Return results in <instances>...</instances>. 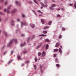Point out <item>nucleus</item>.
<instances>
[{"label": "nucleus", "instance_id": "4d7b16f0", "mask_svg": "<svg viewBox=\"0 0 76 76\" xmlns=\"http://www.w3.org/2000/svg\"><path fill=\"white\" fill-rule=\"evenodd\" d=\"M47 1H45V4H46L47 3Z\"/></svg>", "mask_w": 76, "mask_h": 76}, {"label": "nucleus", "instance_id": "39448f33", "mask_svg": "<svg viewBox=\"0 0 76 76\" xmlns=\"http://www.w3.org/2000/svg\"><path fill=\"white\" fill-rule=\"evenodd\" d=\"M15 3L17 6H20V2L18 1H15Z\"/></svg>", "mask_w": 76, "mask_h": 76}, {"label": "nucleus", "instance_id": "58836bf2", "mask_svg": "<svg viewBox=\"0 0 76 76\" xmlns=\"http://www.w3.org/2000/svg\"><path fill=\"white\" fill-rule=\"evenodd\" d=\"M17 21H18V22H19L20 21V19H17Z\"/></svg>", "mask_w": 76, "mask_h": 76}, {"label": "nucleus", "instance_id": "aec40b11", "mask_svg": "<svg viewBox=\"0 0 76 76\" xmlns=\"http://www.w3.org/2000/svg\"><path fill=\"white\" fill-rule=\"evenodd\" d=\"M16 11V10L15 9L12 11V13H15V12Z\"/></svg>", "mask_w": 76, "mask_h": 76}, {"label": "nucleus", "instance_id": "c756f323", "mask_svg": "<svg viewBox=\"0 0 76 76\" xmlns=\"http://www.w3.org/2000/svg\"><path fill=\"white\" fill-rule=\"evenodd\" d=\"M12 60H11L9 62L8 64H9L10 63H11V62H12Z\"/></svg>", "mask_w": 76, "mask_h": 76}, {"label": "nucleus", "instance_id": "3c124183", "mask_svg": "<svg viewBox=\"0 0 76 76\" xmlns=\"http://www.w3.org/2000/svg\"><path fill=\"white\" fill-rule=\"evenodd\" d=\"M22 16L23 17V18H25V15L23 14Z\"/></svg>", "mask_w": 76, "mask_h": 76}, {"label": "nucleus", "instance_id": "49530a36", "mask_svg": "<svg viewBox=\"0 0 76 76\" xmlns=\"http://www.w3.org/2000/svg\"><path fill=\"white\" fill-rule=\"evenodd\" d=\"M7 13H10V11H7Z\"/></svg>", "mask_w": 76, "mask_h": 76}, {"label": "nucleus", "instance_id": "bf43d9fd", "mask_svg": "<svg viewBox=\"0 0 76 76\" xmlns=\"http://www.w3.org/2000/svg\"><path fill=\"white\" fill-rule=\"evenodd\" d=\"M58 10H60V8H58Z\"/></svg>", "mask_w": 76, "mask_h": 76}, {"label": "nucleus", "instance_id": "79ce46f5", "mask_svg": "<svg viewBox=\"0 0 76 76\" xmlns=\"http://www.w3.org/2000/svg\"><path fill=\"white\" fill-rule=\"evenodd\" d=\"M69 5H70V6H72L73 5V4H69Z\"/></svg>", "mask_w": 76, "mask_h": 76}, {"label": "nucleus", "instance_id": "2f4dec72", "mask_svg": "<svg viewBox=\"0 0 76 76\" xmlns=\"http://www.w3.org/2000/svg\"><path fill=\"white\" fill-rule=\"evenodd\" d=\"M62 29L63 30H66V28H64V27H62Z\"/></svg>", "mask_w": 76, "mask_h": 76}, {"label": "nucleus", "instance_id": "09e8293b", "mask_svg": "<svg viewBox=\"0 0 76 76\" xmlns=\"http://www.w3.org/2000/svg\"><path fill=\"white\" fill-rule=\"evenodd\" d=\"M7 2L6 1L5 2L4 4H7Z\"/></svg>", "mask_w": 76, "mask_h": 76}, {"label": "nucleus", "instance_id": "37998d69", "mask_svg": "<svg viewBox=\"0 0 76 76\" xmlns=\"http://www.w3.org/2000/svg\"><path fill=\"white\" fill-rule=\"evenodd\" d=\"M21 37H24V36H25V34H22L21 35Z\"/></svg>", "mask_w": 76, "mask_h": 76}, {"label": "nucleus", "instance_id": "9b49d317", "mask_svg": "<svg viewBox=\"0 0 76 76\" xmlns=\"http://www.w3.org/2000/svg\"><path fill=\"white\" fill-rule=\"evenodd\" d=\"M41 21L42 23V24H44V23H45V21L44 20H43V19H41Z\"/></svg>", "mask_w": 76, "mask_h": 76}, {"label": "nucleus", "instance_id": "2eb2a0df", "mask_svg": "<svg viewBox=\"0 0 76 76\" xmlns=\"http://www.w3.org/2000/svg\"><path fill=\"white\" fill-rule=\"evenodd\" d=\"M40 67L41 68H40V73H42V68H41L42 67V66H41V65H40Z\"/></svg>", "mask_w": 76, "mask_h": 76}, {"label": "nucleus", "instance_id": "4468645a", "mask_svg": "<svg viewBox=\"0 0 76 76\" xmlns=\"http://www.w3.org/2000/svg\"><path fill=\"white\" fill-rule=\"evenodd\" d=\"M59 51L60 53L61 54L62 53V51L61 50V49L60 48H59Z\"/></svg>", "mask_w": 76, "mask_h": 76}, {"label": "nucleus", "instance_id": "f257e3e1", "mask_svg": "<svg viewBox=\"0 0 76 76\" xmlns=\"http://www.w3.org/2000/svg\"><path fill=\"white\" fill-rule=\"evenodd\" d=\"M14 40L15 44H17L18 43L17 40L16 39H13L10 41V43L8 44V46H10V45H12V42H13V41H14Z\"/></svg>", "mask_w": 76, "mask_h": 76}, {"label": "nucleus", "instance_id": "20e7f679", "mask_svg": "<svg viewBox=\"0 0 76 76\" xmlns=\"http://www.w3.org/2000/svg\"><path fill=\"white\" fill-rule=\"evenodd\" d=\"M56 5H55V4H53L52 5V7H50V10H53L54 9L53 7H56Z\"/></svg>", "mask_w": 76, "mask_h": 76}, {"label": "nucleus", "instance_id": "4c0bfd02", "mask_svg": "<svg viewBox=\"0 0 76 76\" xmlns=\"http://www.w3.org/2000/svg\"><path fill=\"white\" fill-rule=\"evenodd\" d=\"M74 7H75V8H76V2H75L74 3Z\"/></svg>", "mask_w": 76, "mask_h": 76}, {"label": "nucleus", "instance_id": "c9c22d12", "mask_svg": "<svg viewBox=\"0 0 76 76\" xmlns=\"http://www.w3.org/2000/svg\"><path fill=\"white\" fill-rule=\"evenodd\" d=\"M34 2L35 3H36V4H37V1H36V0H34Z\"/></svg>", "mask_w": 76, "mask_h": 76}, {"label": "nucleus", "instance_id": "ddd939ff", "mask_svg": "<svg viewBox=\"0 0 76 76\" xmlns=\"http://www.w3.org/2000/svg\"><path fill=\"white\" fill-rule=\"evenodd\" d=\"M17 58H18V59H19V60H22L21 58H20V56H17Z\"/></svg>", "mask_w": 76, "mask_h": 76}, {"label": "nucleus", "instance_id": "a211bd4d", "mask_svg": "<svg viewBox=\"0 0 76 76\" xmlns=\"http://www.w3.org/2000/svg\"><path fill=\"white\" fill-rule=\"evenodd\" d=\"M43 33H44V34H46V33H47L48 32L46 30H45V31H43Z\"/></svg>", "mask_w": 76, "mask_h": 76}, {"label": "nucleus", "instance_id": "b1692460", "mask_svg": "<svg viewBox=\"0 0 76 76\" xmlns=\"http://www.w3.org/2000/svg\"><path fill=\"white\" fill-rule=\"evenodd\" d=\"M40 36H46L47 35H46V34H41V35H40Z\"/></svg>", "mask_w": 76, "mask_h": 76}, {"label": "nucleus", "instance_id": "7c9ffc66", "mask_svg": "<svg viewBox=\"0 0 76 76\" xmlns=\"http://www.w3.org/2000/svg\"><path fill=\"white\" fill-rule=\"evenodd\" d=\"M39 12H40V13H41V14H43V12H41V11L40 10H39Z\"/></svg>", "mask_w": 76, "mask_h": 76}, {"label": "nucleus", "instance_id": "774afa93", "mask_svg": "<svg viewBox=\"0 0 76 76\" xmlns=\"http://www.w3.org/2000/svg\"><path fill=\"white\" fill-rule=\"evenodd\" d=\"M4 47H4L2 48H3Z\"/></svg>", "mask_w": 76, "mask_h": 76}, {"label": "nucleus", "instance_id": "f3484780", "mask_svg": "<svg viewBox=\"0 0 76 76\" xmlns=\"http://www.w3.org/2000/svg\"><path fill=\"white\" fill-rule=\"evenodd\" d=\"M56 66H57V67H60V64H56Z\"/></svg>", "mask_w": 76, "mask_h": 76}, {"label": "nucleus", "instance_id": "a19ab883", "mask_svg": "<svg viewBox=\"0 0 76 76\" xmlns=\"http://www.w3.org/2000/svg\"><path fill=\"white\" fill-rule=\"evenodd\" d=\"M6 53H7V52H6V51L4 52V55H5V54H6Z\"/></svg>", "mask_w": 76, "mask_h": 76}, {"label": "nucleus", "instance_id": "393cba45", "mask_svg": "<svg viewBox=\"0 0 76 76\" xmlns=\"http://www.w3.org/2000/svg\"><path fill=\"white\" fill-rule=\"evenodd\" d=\"M35 61H36V62H37V61L38 60V59H37V57H35Z\"/></svg>", "mask_w": 76, "mask_h": 76}, {"label": "nucleus", "instance_id": "e2e57ef3", "mask_svg": "<svg viewBox=\"0 0 76 76\" xmlns=\"http://www.w3.org/2000/svg\"><path fill=\"white\" fill-rule=\"evenodd\" d=\"M23 65H24L23 64H22V66H23Z\"/></svg>", "mask_w": 76, "mask_h": 76}, {"label": "nucleus", "instance_id": "a878e982", "mask_svg": "<svg viewBox=\"0 0 76 76\" xmlns=\"http://www.w3.org/2000/svg\"><path fill=\"white\" fill-rule=\"evenodd\" d=\"M61 37H62V35H60V36H59V38L61 39Z\"/></svg>", "mask_w": 76, "mask_h": 76}, {"label": "nucleus", "instance_id": "c03bdc74", "mask_svg": "<svg viewBox=\"0 0 76 76\" xmlns=\"http://www.w3.org/2000/svg\"><path fill=\"white\" fill-rule=\"evenodd\" d=\"M29 39H30V38L29 37L28 38V39H27L28 42V41H29Z\"/></svg>", "mask_w": 76, "mask_h": 76}, {"label": "nucleus", "instance_id": "f704fd0d", "mask_svg": "<svg viewBox=\"0 0 76 76\" xmlns=\"http://www.w3.org/2000/svg\"><path fill=\"white\" fill-rule=\"evenodd\" d=\"M60 15L59 14H58L57 15V17H60Z\"/></svg>", "mask_w": 76, "mask_h": 76}, {"label": "nucleus", "instance_id": "5701e85b", "mask_svg": "<svg viewBox=\"0 0 76 76\" xmlns=\"http://www.w3.org/2000/svg\"><path fill=\"white\" fill-rule=\"evenodd\" d=\"M49 28V27H48V26H46V27H44V29H47V28Z\"/></svg>", "mask_w": 76, "mask_h": 76}, {"label": "nucleus", "instance_id": "13d9d810", "mask_svg": "<svg viewBox=\"0 0 76 76\" xmlns=\"http://www.w3.org/2000/svg\"><path fill=\"white\" fill-rule=\"evenodd\" d=\"M42 15V14H40V15H39V16H41Z\"/></svg>", "mask_w": 76, "mask_h": 76}, {"label": "nucleus", "instance_id": "4be33fe9", "mask_svg": "<svg viewBox=\"0 0 76 76\" xmlns=\"http://www.w3.org/2000/svg\"><path fill=\"white\" fill-rule=\"evenodd\" d=\"M49 45H46V49H48Z\"/></svg>", "mask_w": 76, "mask_h": 76}, {"label": "nucleus", "instance_id": "412c9836", "mask_svg": "<svg viewBox=\"0 0 76 76\" xmlns=\"http://www.w3.org/2000/svg\"><path fill=\"white\" fill-rule=\"evenodd\" d=\"M45 41H46V42H49V40L48 39H45Z\"/></svg>", "mask_w": 76, "mask_h": 76}, {"label": "nucleus", "instance_id": "864d4df0", "mask_svg": "<svg viewBox=\"0 0 76 76\" xmlns=\"http://www.w3.org/2000/svg\"><path fill=\"white\" fill-rule=\"evenodd\" d=\"M4 12H6V9H4Z\"/></svg>", "mask_w": 76, "mask_h": 76}, {"label": "nucleus", "instance_id": "0eeeda50", "mask_svg": "<svg viewBox=\"0 0 76 76\" xmlns=\"http://www.w3.org/2000/svg\"><path fill=\"white\" fill-rule=\"evenodd\" d=\"M46 55V52L45 51H43L42 53V56H45Z\"/></svg>", "mask_w": 76, "mask_h": 76}, {"label": "nucleus", "instance_id": "8fccbe9b", "mask_svg": "<svg viewBox=\"0 0 76 76\" xmlns=\"http://www.w3.org/2000/svg\"><path fill=\"white\" fill-rule=\"evenodd\" d=\"M61 10H62L63 11H64V10H65L64 8H61Z\"/></svg>", "mask_w": 76, "mask_h": 76}, {"label": "nucleus", "instance_id": "680f3d73", "mask_svg": "<svg viewBox=\"0 0 76 76\" xmlns=\"http://www.w3.org/2000/svg\"><path fill=\"white\" fill-rule=\"evenodd\" d=\"M1 18H0V21H1Z\"/></svg>", "mask_w": 76, "mask_h": 76}, {"label": "nucleus", "instance_id": "de8ad7c7", "mask_svg": "<svg viewBox=\"0 0 76 76\" xmlns=\"http://www.w3.org/2000/svg\"><path fill=\"white\" fill-rule=\"evenodd\" d=\"M33 12L35 14V15H37L36 14V13H35V12L34 11H33Z\"/></svg>", "mask_w": 76, "mask_h": 76}, {"label": "nucleus", "instance_id": "473e14b6", "mask_svg": "<svg viewBox=\"0 0 76 76\" xmlns=\"http://www.w3.org/2000/svg\"><path fill=\"white\" fill-rule=\"evenodd\" d=\"M0 15H3V13L1 12H0Z\"/></svg>", "mask_w": 76, "mask_h": 76}, {"label": "nucleus", "instance_id": "6ab92c4d", "mask_svg": "<svg viewBox=\"0 0 76 76\" xmlns=\"http://www.w3.org/2000/svg\"><path fill=\"white\" fill-rule=\"evenodd\" d=\"M11 7V6L10 5L8 6L7 7V9H8V10L10 9Z\"/></svg>", "mask_w": 76, "mask_h": 76}, {"label": "nucleus", "instance_id": "423d86ee", "mask_svg": "<svg viewBox=\"0 0 76 76\" xmlns=\"http://www.w3.org/2000/svg\"><path fill=\"white\" fill-rule=\"evenodd\" d=\"M11 24L12 25V26H13L14 25V20H11Z\"/></svg>", "mask_w": 76, "mask_h": 76}, {"label": "nucleus", "instance_id": "9d476101", "mask_svg": "<svg viewBox=\"0 0 76 76\" xmlns=\"http://www.w3.org/2000/svg\"><path fill=\"white\" fill-rule=\"evenodd\" d=\"M30 26L32 28H35V25L34 24H30Z\"/></svg>", "mask_w": 76, "mask_h": 76}, {"label": "nucleus", "instance_id": "6e6d98bb", "mask_svg": "<svg viewBox=\"0 0 76 76\" xmlns=\"http://www.w3.org/2000/svg\"><path fill=\"white\" fill-rule=\"evenodd\" d=\"M38 46H37L36 48V49H38Z\"/></svg>", "mask_w": 76, "mask_h": 76}, {"label": "nucleus", "instance_id": "052dcab7", "mask_svg": "<svg viewBox=\"0 0 76 76\" xmlns=\"http://www.w3.org/2000/svg\"><path fill=\"white\" fill-rule=\"evenodd\" d=\"M52 1L53 2H55L54 0H52Z\"/></svg>", "mask_w": 76, "mask_h": 76}, {"label": "nucleus", "instance_id": "6e6552de", "mask_svg": "<svg viewBox=\"0 0 76 76\" xmlns=\"http://www.w3.org/2000/svg\"><path fill=\"white\" fill-rule=\"evenodd\" d=\"M3 34H4V35H5L6 36H8V35H7V32L4 31H3Z\"/></svg>", "mask_w": 76, "mask_h": 76}, {"label": "nucleus", "instance_id": "603ef678", "mask_svg": "<svg viewBox=\"0 0 76 76\" xmlns=\"http://www.w3.org/2000/svg\"><path fill=\"white\" fill-rule=\"evenodd\" d=\"M54 57H56V55H55V54H54Z\"/></svg>", "mask_w": 76, "mask_h": 76}, {"label": "nucleus", "instance_id": "f03ea898", "mask_svg": "<svg viewBox=\"0 0 76 76\" xmlns=\"http://www.w3.org/2000/svg\"><path fill=\"white\" fill-rule=\"evenodd\" d=\"M40 4L42 6L41 7V9H42V8H43V7L42 6L44 7H48V5H44V4H43L42 2H40Z\"/></svg>", "mask_w": 76, "mask_h": 76}, {"label": "nucleus", "instance_id": "f8f14e48", "mask_svg": "<svg viewBox=\"0 0 76 76\" xmlns=\"http://www.w3.org/2000/svg\"><path fill=\"white\" fill-rule=\"evenodd\" d=\"M58 50H59L58 49H54V52H58Z\"/></svg>", "mask_w": 76, "mask_h": 76}, {"label": "nucleus", "instance_id": "7ed1b4c3", "mask_svg": "<svg viewBox=\"0 0 76 76\" xmlns=\"http://www.w3.org/2000/svg\"><path fill=\"white\" fill-rule=\"evenodd\" d=\"M21 24V27H22V26L23 25H25V26H26V25H27V23H26V22H24V23H23L22 22H20Z\"/></svg>", "mask_w": 76, "mask_h": 76}, {"label": "nucleus", "instance_id": "a18cd8bd", "mask_svg": "<svg viewBox=\"0 0 76 76\" xmlns=\"http://www.w3.org/2000/svg\"><path fill=\"white\" fill-rule=\"evenodd\" d=\"M13 51H11V54L12 55V54H13Z\"/></svg>", "mask_w": 76, "mask_h": 76}, {"label": "nucleus", "instance_id": "cd10ccee", "mask_svg": "<svg viewBox=\"0 0 76 76\" xmlns=\"http://www.w3.org/2000/svg\"><path fill=\"white\" fill-rule=\"evenodd\" d=\"M51 23H52V21H49V22L48 24L50 25V24H51Z\"/></svg>", "mask_w": 76, "mask_h": 76}, {"label": "nucleus", "instance_id": "69168bd1", "mask_svg": "<svg viewBox=\"0 0 76 76\" xmlns=\"http://www.w3.org/2000/svg\"><path fill=\"white\" fill-rule=\"evenodd\" d=\"M34 37H35V36H33V38H34Z\"/></svg>", "mask_w": 76, "mask_h": 76}, {"label": "nucleus", "instance_id": "72a5a7b5", "mask_svg": "<svg viewBox=\"0 0 76 76\" xmlns=\"http://www.w3.org/2000/svg\"><path fill=\"white\" fill-rule=\"evenodd\" d=\"M41 55V52H39V56H40Z\"/></svg>", "mask_w": 76, "mask_h": 76}, {"label": "nucleus", "instance_id": "dca6fc26", "mask_svg": "<svg viewBox=\"0 0 76 76\" xmlns=\"http://www.w3.org/2000/svg\"><path fill=\"white\" fill-rule=\"evenodd\" d=\"M26 44V43H25V42H24V45L23 44H21L20 45V46H21V47H22L23 46H24V45H25V44Z\"/></svg>", "mask_w": 76, "mask_h": 76}, {"label": "nucleus", "instance_id": "bb28decb", "mask_svg": "<svg viewBox=\"0 0 76 76\" xmlns=\"http://www.w3.org/2000/svg\"><path fill=\"white\" fill-rule=\"evenodd\" d=\"M41 45H42V43H39V47H40V46H41Z\"/></svg>", "mask_w": 76, "mask_h": 76}, {"label": "nucleus", "instance_id": "e433bc0d", "mask_svg": "<svg viewBox=\"0 0 76 76\" xmlns=\"http://www.w3.org/2000/svg\"><path fill=\"white\" fill-rule=\"evenodd\" d=\"M55 61H56V62H58V59H57V58H56V59H55Z\"/></svg>", "mask_w": 76, "mask_h": 76}, {"label": "nucleus", "instance_id": "ea45409f", "mask_svg": "<svg viewBox=\"0 0 76 76\" xmlns=\"http://www.w3.org/2000/svg\"><path fill=\"white\" fill-rule=\"evenodd\" d=\"M23 54H25V53H26V51H24L23 52Z\"/></svg>", "mask_w": 76, "mask_h": 76}, {"label": "nucleus", "instance_id": "0e129e2a", "mask_svg": "<svg viewBox=\"0 0 76 76\" xmlns=\"http://www.w3.org/2000/svg\"><path fill=\"white\" fill-rule=\"evenodd\" d=\"M60 47H61V48H62V46H60Z\"/></svg>", "mask_w": 76, "mask_h": 76}, {"label": "nucleus", "instance_id": "338daca9", "mask_svg": "<svg viewBox=\"0 0 76 76\" xmlns=\"http://www.w3.org/2000/svg\"><path fill=\"white\" fill-rule=\"evenodd\" d=\"M0 9H1V7H0Z\"/></svg>", "mask_w": 76, "mask_h": 76}, {"label": "nucleus", "instance_id": "1a4fd4ad", "mask_svg": "<svg viewBox=\"0 0 76 76\" xmlns=\"http://www.w3.org/2000/svg\"><path fill=\"white\" fill-rule=\"evenodd\" d=\"M60 44V43H57L56 45H55V47H58V46H59Z\"/></svg>", "mask_w": 76, "mask_h": 76}, {"label": "nucleus", "instance_id": "5fc2aeb1", "mask_svg": "<svg viewBox=\"0 0 76 76\" xmlns=\"http://www.w3.org/2000/svg\"><path fill=\"white\" fill-rule=\"evenodd\" d=\"M29 63V61H27L26 62V63Z\"/></svg>", "mask_w": 76, "mask_h": 76}, {"label": "nucleus", "instance_id": "c85d7f7f", "mask_svg": "<svg viewBox=\"0 0 76 76\" xmlns=\"http://www.w3.org/2000/svg\"><path fill=\"white\" fill-rule=\"evenodd\" d=\"M34 69H37V66L35 65L34 66Z\"/></svg>", "mask_w": 76, "mask_h": 76}]
</instances>
